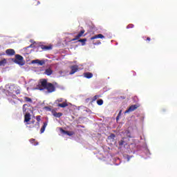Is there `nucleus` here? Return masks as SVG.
I'll use <instances>...</instances> for the list:
<instances>
[{
  "instance_id": "nucleus-1",
  "label": "nucleus",
  "mask_w": 177,
  "mask_h": 177,
  "mask_svg": "<svg viewBox=\"0 0 177 177\" xmlns=\"http://www.w3.org/2000/svg\"><path fill=\"white\" fill-rule=\"evenodd\" d=\"M38 88L39 91L46 89L48 93H53V92L56 91V86H55V84L48 82L46 79H42L40 80V85Z\"/></svg>"
},
{
  "instance_id": "nucleus-2",
  "label": "nucleus",
  "mask_w": 177,
  "mask_h": 177,
  "mask_svg": "<svg viewBox=\"0 0 177 177\" xmlns=\"http://www.w3.org/2000/svg\"><path fill=\"white\" fill-rule=\"evenodd\" d=\"M14 62H15L16 64H19V66H24V64H26V61H24L23 56L19 54L15 55Z\"/></svg>"
},
{
  "instance_id": "nucleus-3",
  "label": "nucleus",
  "mask_w": 177,
  "mask_h": 177,
  "mask_svg": "<svg viewBox=\"0 0 177 177\" xmlns=\"http://www.w3.org/2000/svg\"><path fill=\"white\" fill-rule=\"evenodd\" d=\"M138 104H134V105H131L129 107V109L125 111V114L128 113H132V111H135V110H136V109H138Z\"/></svg>"
},
{
  "instance_id": "nucleus-4",
  "label": "nucleus",
  "mask_w": 177,
  "mask_h": 177,
  "mask_svg": "<svg viewBox=\"0 0 177 177\" xmlns=\"http://www.w3.org/2000/svg\"><path fill=\"white\" fill-rule=\"evenodd\" d=\"M71 72H70V75H73V74H75V73H77V71H78V66L77 65H73L72 66H71Z\"/></svg>"
},
{
  "instance_id": "nucleus-5",
  "label": "nucleus",
  "mask_w": 177,
  "mask_h": 177,
  "mask_svg": "<svg viewBox=\"0 0 177 177\" xmlns=\"http://www.w3.org/2000/svg\"><path fill=\"white\" fill-rule=\"evenodd\" d=\"M6 53L8 56H15V55H16V51H15L14 49L10 48L6 50Z\"/></svg>"
},
{
  "instance_id": "nucleus-6",
  "label": "nucleus",
  "mask_w": 177,
  "mask_h": 177,
  "mask_svg": "<svg viewBox=\"0 0 177 177\" xmlns=\"http://www.w3.org/2000/svg\"><path fill=\"white\" fill-rule=\"evenodd\" d=\"M33 64H39V66H44L45 64V62L44 60L35 59L32 61Z\"/></svg>"
},
{
  "instance_id": "nucleus-7",
  "label": "nucleus",
  "mask_w": 177,
  "mask_h": 177,
  "mask_svg": "<svg viewBox=\"0 0 177 177\" xmlns=\"http://www.w3.org/2000/svg\"><path fill=\"white\" fill-rule=\"evenodd\" d=\"M61 132H62V133H65V135H68V136H73V135H75V133H74V131H65L63 129H60Z\"/></svg>"
},
{
  "instance_id": "nucleus-8",
  "label": "nucleus",
  "mask_w": 177,
  "mask_h": 177,
  "mask_svg": "<svg viewBox=\"0 0 177 177\" xmlns=\"http://www.w3.org/2000/svg\"><path fill=\"white\" fill-rule=\"evenodd\" d=\"M30 120H31V115L30 113H27L24 115V122H30Z\"/></svg>"
},
{
  "instance_id": "nucleus-9",
  "label": "nucleus",
  "mask_w": 177,
  "mask_h": 177,
  "mask_svg": "<svg viewBox=\"0 0 177 177\" xmlns=\"http://www.w3.org/2000/svg\"><path fill=\"white\" fill-rule=\"evenodd\" d=\"M97 38H100L101 39H103V38H104V36L102 34H98L91 37V40L93 41V39H97Z\"/></svg>"
},
{
  "instance_id": "nucleus-10",
  "label": "nucleus",
  "mask_w": 177,
  "mask_h": 177,
  "mask_svg": "<svg viewBox=\"0 0 177 177\" xmlns=\"http://www.w3.org/2000/svg\"><path fill=\"white\" fill-rule=\"evenodd\" d=\"M44 74H46V75H52V74H53V71L52 68H48L45 70Z\"/></svg>"
},
{
  "instance_id": "nucleus-11",
  "label": "nucleus",
  "mask_w": 177,
  "mask_h": 177,
  "mask_svg": "<svg viewBox=\"0 0 177 177\" xmlns=\"http://www.w3.org/2000/svg\"><path fill=\"white\" fill-rule=\"evenodd\" d=\"M40 48H41L43 50H50V49H52V46L41 45V46H40Z\"/></svg>"
},
{
  "instance_id": "nucleus-12",
  "label": "nucleus",
  "mask_w": 177,
  "mask_h": 177,
  "mask_svg": "<svg viewBox=\"0 0 177 177\" xmlns=\"http://www.w3.org/2000/svg\"><path fill=\"white\" fill-rule=\"evenodd\" d=\"M6 59L3 58L2 59V55H0V66H5L6 64Z\"/></svg>"
},
{
  "instance_id": "nucleus-13",
  "label": "nucleus",
  "mask_w": 177,
  "mask_h": 177,
  "mask_svg": "<svg viewBox=\"0 0 177 177\" xmlns=\"http://www.w3.org/2000/svg\"><path fill=\"white\" fill-rule=\"evenodd\" d=\"M46 127H48V122H44V124L40 130L41 133H44V132H45V129H46Z\"/></svg>"
},
{
  "instance_id": "nucleus-14",
  "label": "nucleus",
  "mask_w": 177,
  "mask_h": 177,
  "mask_svg": "<svg viewBox=\"0 0 177 177\" xmlns=\"http://www.w3.org/2000/svg\"><path fill=\"white\" fill-rule=\"evenodd\" d=\"M29 142L33 145L34 146H38V145H39V142H38L37 140H35V139L34 138H31L29 140Z\"/></svg>"
},
{
  "instance_id": "nucleus-15",
  "label": "nucleus",
  "mask_w": 177,
  "mask_h": 177,
  "mask_svg": "<svg viewBox=\"0 0 177 177\" xmlns=\"http://www.w3.org/2000/svg\"><path fill=\"white\" fill-rule=\"evenodd\" d=\"M84 34H85V30H82L77 35H76L77 38L80 39V38L81 37H85V35H84Z\"/></svg>"
},
{
  "instance_id": "nucleus-16",
  "label": "nucleus",
  "mask_w": 177,
  "mask_h": 177,
  "mask_svg": "<svg viewBox=\"0 0 177 177\" xmlns=\"http://www.w3.org/2000/svg\"><path fill=\"white\" fill-rule=\"evenodd\" d=\"M84 75L85 78H88V79L92 78V77H93V74H92V73H89V72L84 73Z\"/></svg>"
},
{
  "instance_id": "nucleus-17",
  "label": "nucleus",
  "mask_w": 177,
  "mask_h": 177,
  "mask_svg": "<svg viewBox=\"0 0 177 177\" xmlns=\"http://www.w3.org/2000/svg\"><path fill=\"white\" fill-rule=\"evenodd\" d=\"M53 115H54V117H56L57 118H60V117H62V115H63L62 113L60 112H54L53 113Z\"/></svg>"
},
{
  "instance_id": "nucleus-18",
  "label": "nucleus",
  "mask_w": 177,
  "mask_h": 177,
  "mask_svg": "<svg viewBox=\"0 0 177 177\" xmlns=\"http://www.w3.org/2000/svg\"><path fill=\"white\" fill-rule=\"evenodd\" d=\"M24 100L26 103H32V100L28 97H24Z\"/></svg>"
},
{
  "instance_id": "nucleus-19",
  "label": "nucleus",
  "mask_w": 177,
  "mask_h": 177,
  "mask_svg": "<svg viewBox=\"0 0 177 177\" xmlns=\"http://www.w3.org/2000/svg\"><path fill=\"white\" fill-rule=\"evenodd\" d=\"M58 107H62V109H64V107H67V106H68V104L66 102H63L62 104H58Z\"/></svg>"
},
{
  "instance_id": "nucleus-20",
  "label": "nucleus",
  "mask_w": 177,
  "mask_h": 177,
  "mask_svg": "<svg viewBox=\"0 0 177 177\" xmlns=\"http://www.w3.org/2000/svg\"><path fill=\"white\" fill-rule=\"evenodd\" d=\"M87 39H81L78 40V42H82V46H85V44L86 42Z\"/></svg>"
},
{
  "instance_id": "nucleus-21",
  "label": "nucleus",
  "mask_w": 177,
  "mask_h": 177,
  "mask_svg": "<svg viewBox=\"0 0 177 177\" xmlns=\"http://www.w3.org/2000/svg\"><path fill=\"white\" fill-rule=\"evenodd\" d=\"M36 120L37 121V128H39V122L41 121V115H37L36 116Z\"/></svg>"
},
{
  "instance_id": "nucleus-22",
  "label": "nucleus",
  "mask_w": 177,
  "mask_h": 177,
  "mask_svg": "<svg viewBox=\"0 0 177 177\" xmlns=\"http://www.w3.org/2000/svg\"><path fill=\"white\" fill-rule=\"evenodd\" d=\"M114 138H115V134L111 133V134L108 137V139H109V140H114Z\"/></svg>"
},
{
  "instance_id": "nucleus-23",
  "label": "nucleus",
  "mask_w": 177,
  "mask_h": 177,
  "mask_svg": "<svg viewBox=\"0 0 177 177\" xmlns=\"http://www.w3.org/2000/svg\"><path fill=\"white\" fill-rule=\"evenodd\" d=\"M99 97H100V95H95L92 99H91V102H95V100H97V99H99Z\"/></svg>"
},
{
  "instance_id": "nucleus-24",
  "label": "nucleus",
  "mask_w": 177,
  "mask_h": 177,
  "mask_svg": "<svg viewBox=\"0 0 177 177\" xmlns=\"http://www.w3.org/2000/svg\"><path fill=\"white\" fill-rule=\"evenodd\" d=\"M97 104H98V106H102V104H103V100H102V99L98 100L97 101Z\"/></svg>"
},
{
  "instance_id": "nucleus-25",
  "label": "nucleus",
  "mask_w": 177,
  "mask_h": 177,
  "mask_svg": "<svg viewBox=\"0 0 177 177\" xmlns=\"http://www.w3.org/2000/svg\"><path fill=\"white\" fill-rule=\"evenodd\" d=\"M27 106H28L27 104H24L23 105V111H24V113H26L27 111V108H26V107H27Z\"/></svg>"
},
{
  "instance_id": "nucleus-26",
  "label": "nucleus",
  "mask_w": 177,
  "mask_h": 177,
  "mask_svg": "<svg viewBox=\"0 0 177 177\" xmlns=\"http://www.w3.org/2000/svg\"><path fill=\"white\" fill-rule=\"evenodd\" d=\"M134 27V25L133 24H129L127 26V28H133Z\"/></svg>"
},
{
  "instance_id": "nucleus-27",
  "label": "nucleus",
  "mask_w": 177,
  "mask_h": 177,
  "mask_svg": "<svg viewBox=\"0 0 177 177\" xmlns=\"http://www.w3.org/2000/svg\"><path fill=\"white\" fill-rule=\"evenodd\" d=\"M124 143V140H121L120 141H119V146H123Z\"/></svg>"
},
{
  "instance_id": "nucleus-28",
  "label": "nucleus",
  "mask_w": 177,
  "mask_h": 177,
  "mask_svg": "<svg viewBox=\"0 0 177 177\" xmlns=\"http://www.w3.org/2000/svg\"><path fill=\"white\" fill-rule=\"evenodd\" d=\"M78 39H77V36H75V38L72 39L71 41H77V40H78Z\"/></svg>"
},
{
  "instance_id": "nucleus-29",
  "label": "nucleus",
  "mask_w": 177,
  "mask_h": 177,
  "mask_svg": "<svg viewBox=\"0 0 177 177\" xmlns=\"http://www.w3.org/2000/svg\"><path fill=\"white\" fill-rule=\"evenodd\" d=\"M35 122V120H32L30 122H28V124H34Z\"/></svg>"
},
{
  "instance_id": "nucleus-30",
  "label": "nucleus",
  "mask_w": 177,
  "mask_h": 177,
  "mask_svg": "<svg viewBox=\"0 0 177 177\" xmlns=\"http://www.w3.org/2000/svg\"><path fill=\"white\" fill-rule=\"evenodd\" d=\"M146 41H149V42H150V41H151V39L150 37H147Z\"/></svg>"
},
{
  "instance_id": "nucleus-31",
  "label": "nucleus",
  "mask_w": 177,
  "mask_h": 177,
  "mask_svg": "<svg viewBox=\"0 0 177 177\" xmlns=\"http://www.w3.org/2000/svg\"><path fill=\"white\" fill-rule=\"evenodd\" d=\"M121 113H122V111L120 110L118 115V117H120L121 115Z\"/></svg>"
},
{
  "instance_id": "nucleus-32",
  "label": "nucleus",
  "mask_w": 177,
  "mask_h": 177,
  "mask_svg": "<svg viewBox=\"0 0 177 177\" xmlns=\"http://www.w3.org/2000/svg\"><path fill=\"white\" fill-rule=\"evenodd\" d=\"M46 110H48L49 111H50V107L46 106Z\"/></svg>"
},
{
  "instance_id": "nucleus-33",
  "label": "nucleus",
  "mask_w": 177,
  "mask_h": 177,
  "mask_svg": "<svg viewBox=\"0 0 177 177\" xmlns=\"http://www.w3.org/2000/svg\"><path fill=\"white\" fill-rule=\"evenodd\" d=\"M28 48H32V44H30Z\"/></svg>"
},
{
  "instance_id": "nucleus-34",
  "label": "nucleus",
  "mask_w": 177,
  "mask_h": 177,
  "mask_svg": "<svg viewBox=\"0 0 177 177\" xmlns=\"http://www.w3.org/2000/svg\"><path fill=\"white\" fill-rule=\"evenodd\" d=\"M28 48H32V44H30Z\"/></svg>"
},
{
  "instance_id": "nucleus-35",
  "label": "nucleus",
  "mask_w": 177,
  "mask_h": 177,
  "mask_svg": "<svg viewBox=\"0 0 177 177\" xmlns=\"http://www.w3.org/2000/svg\"><path fill=\"white\" fill-rule=\"evenodd\" d=\"M12 97H14V99H15V98H16V95H14L12 96Z\"/></svg>"
},
{
  "instance_id": "nucleus-36",
  "label": "nucleus",
  "mask_w": 177,
  "mask_h": 177,
  "mask_svg": "<svg viewBox=\"0 0 177 177\" xmlns=\"http://www.w3.org/2000/svg\"><path fill=\"white\" fill-rule=\"evenodd\" d=\"M162 111L163 113H165V111H165V109H162Z\"/></svg>"
},
{
  "instance_id": "nucleus-37",
  "label": "nucleus",
  "mask_w": 177,
  "mask_h": 177,
  "mask_svg": "<svg viewBox=\"0 0 177 177\" xmlns=\"http://www.w3.org/2000/svg\"><path fill=\"white\" fill-rule=\"evenodd\" d=\"M29 128H34V126H32V127H29Z\"/></svg>"
},
{
  "instance_id": "nucleus-38",
  "label": "nucleus",
  "mask_w": 177,
  "mask_h": 177,
  "mask_svg": "<svg viewBox=\"0 0 177 177\" xmlns=\"http://www.w3.org/2000/svg\"><path fill=\"white\" fill-rule=\"evenodd\" d=\"M116 120H118V116H117Z\"/></svg>"
}]
</instances>
